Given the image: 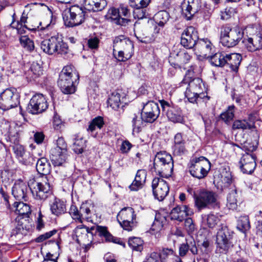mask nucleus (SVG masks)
Returning a JSON list of instances; mask_svg holds the SVG:
<instances>
[{
	"label": "nucleus",
	"instance_id": "nucleus-51",
	"mask_svg": "<svg viewBox=\"0 0 262 262\" xmlns=\"http://www.w3.org/2000/svg\"><path fill=\"white\" fill-rule=\"evenodd\" d=\"M143 122L144 121H142V119L141 120L140 118H139L136 115H134L132 121L133 132L138 133L140 132Z\"/></svg>",
	"mask_w": 262,
	"mask_h": 262
},
{
	"label": "nucleus",
	"instance_id": "nucleus-60",
	"mask_svg": "<svg viewBox=\"0 0 262 262\" xmlns=\"http://www.w3.org/2000/svg\"><path fill=\"white\" fill-rule=\"evenodd\" d=\"M137 178H135V179L133 183L129 185V188L132 191H137L139 189H141L143 186L144 183L142 182V181L137 180Z\"/></svg>",
	"mask_w": 262,
	"mask_h": 262
},
{
	"label": "nucleus",
	"instance_id": "nucleus-6",
	"mask_svg": "<svg viewBox=\"0 0 262 262\" xmlns=\"http://www.w3.org/2000/svg\"><path fill=\"white\" fill-rule=\"evenodd\" d=\"M189 164L190 174L199 179L205 178L210 168V162L203 156L192 159Z\"/></svg>",
	"mask_w": 262,
	"mask_h": 262
},
{
	"label": "nucleus",
	"instance_id": "nucleus-46",
	"mask_svg": "<svg viewBox=\"0 0 262 262\" xmlns=\"http://www.w3.org/2000/svg\"><path fill=\"white\" fill-rule=\"evenodd\" d=\"M169 18V14L166 11L158 12L156 15L155 19L159 26L163 27L167 23Z\"/></svg>",
	"mask_w": 262,
	"mask_h": 262
},
{
	"label": "nucleus",
	"instance_id": "nucleus-45",
	"mask_svg": "<svg viewBox=\"0 0 262 262\" xmlns=\"http://www.w3.org/2000/svg\"><path fill=\"white\" fill-rule=\"evenodd\" d=\"M254 126L252 123H249L246 120H236L234 121L232 125L233 129H250Z\"/></svg>",
	"mask_w": 262,
	"mask_h": 262
},
{
	"label": "nucleus",
	"instance_id": "nucleus-1",
	"mask_svg": "<svg viewBox=\"0 0 262 262\" xmlns=\"http://www.w3.org/2000/svg\"><path fill=\"white\" fill-rule=\"evenodd\" d=\"M79 78V74L74 67L65 66L59 74L58 85L63 93L73 94L75 91V84L78 83Z\"/></svg>",
	"mask_w": 262,
	"mask_h": 262
},
{
	"label": "nucleus",
	"instance_id": "nucleus-54",
	"mask_svg": "<svg viewBox=\"0 0 262 262\" xmlns=\"http://www.w3.org/2000/svg\"><path fill=\"white\" fill-rule=\"evenodd\" d=\"M257 145L258 141L256 139L252 142L247 140L244 143L243 148L246 151L252 152L256 150Z\"/></svg>",
	"mask_w": 262,
	"mask_h": 262
},
{
	"label": "nucleus",
	"instance_id": "nucleus-31",
	"mask_svg": "<svg viewBox=\"0 0 262 262\" xmlns=\"http://www.w3.org/2000/svg\"><path fill=\"white\" fill-rule=\"evenodd\" d=\"M122 93L121 90H117L112 92L109 96L107 104L112 109L117 110L119 108L121 103V97H124Z\"/></svg>",
	"mask_w": 262,
	"mask_h": 262
},
{
	"label": "nucleus",
	"instance_id": "nucleus-57",
	"mask_svg": "<svg viewBox=\"0 0 262 262\" xmlns=\"http://www.w3.org/2000/svg\"><path fill=\"white\" fill-rule=\"evenodd\" d=\"M53 148L58 149L59 151L67 152V144L64 139L62 137L58 138L56 141V146Z\"/></svg>",
	"mask_w": 262,
	"mask_h": 262
},
{
	"label": "nucleus",
	"instance_id": "nucleus-17",
	"mask_svg": "<svg viewBox=\"0 0 262 262\" xmlns=\"http://www.w3.org/2000/svg\"><path fill=\"white\" fill-rule=\"evenodd\" d=\"M239 164L241 169L243 173L247 174L252 173L256 166L254 155L246 152L241 157Z\"/></svg>",
	"mask_w": 262,
	"mask_h": 262
},
{
	"label": "nucleus",
	"instance_id": "nucleus-16",
	"mask_svg": "<svg viewBox=\"0 0 262 262\" xmlns=\"http://www.w3.org/2000/svg\"><path fill=\"white\" fill-rule=\"evenodd\" d=\"M201 8L200 0H184L182 5V13L187 20H190Z\"/></svg>",
	"mask_w": 262,
	"mask_h": 262
},
{
	"label": "nucleus",
	"instance_id": "nucleus-34",
	"mask_svg": "<svg viewBox=\"0 0 262 262\" xmlns=\"http://www.w3.org/2000/svg\"><path fill=\"white\" fill-rule=\"evenodd\" d=\"M36 167L38 172L41 174V176H47L50 171V164L44 157H40L37 160Z\"/></svg>",
	"mask_w": 262,
	"mask_h": 262
},
{
	"label": "nucleus",
	"instance_id": "nucleus-44",
	"mask_svg": "<svg viewBox=\"0 0 262 262\" xmlns=\"http://www.w3.org/2000/svg\"><path fill=\"white\" fill-rule=\"evenodd\" d=\"M128 244L133 250L137 251H141L143 248V241L139 237H133L129 238Z\"/></svg>",
	"mask_w": 262,
	"mask_h": 262
},
{
	"label": "nucleus",
	"instance_id": "nucleus-49",
	"mask_svg": "<svg viewBox=\"0 0 262 262\" xmlns=\"http://www.w3.org/2000/svg\"><path fill=\"white\" fill-rule=\"evenodd\" d=\"M74 233L77 237V242L80 243V238L83 236H86L88 233V229L83 226H79L77 227L74 230Z\"/></svg>",
	"mask_w": 262,
	"mask_h": 262
},
{
	"label": "nucleus",
	"instance_id": "nucleus-12",
	"mask_svg": "<svg viewBox=\"0 0 262 262\" xmlns=\"http://www.w3.org/2000/svg\"><path fill=\"white\" fill-rule=\"evenodd\" d=\"M48 105L45 97L40 94L34 95L31 99L28 106V111L32 114L44 112Z\"/></svg>",
	"mask_w": 262,
	"mask_h": 262
},
{
	"label": "nucleus",
	"instance_id": "nucleus-39",
	"mask_svg": "<svg viewBox=\"0 0 262 262\" xmlns=\"http://www.w3.org/2000/svg\"><path fill=\"white\" fill-rule=\"evenodd\" d=\"M226 54L218 52L211 55L210 58L211 63L216 67H223L226 64Z\"/></svg>",
	"mask_w": 262,
	"mask_h": 262
},
{
	"label": "nucleus",
	"instance_id": "nucleus-7",
	"mask_svg": "<svg viewBox=\"0 0 262 262\" xmlns=\"http://www.w3.org/2000/svg\"><path fill=\"white\" fill-rule=\"evenodd\" d=\"M30 213V208L28 204L17 202V234L27 233L29 229V214Z\"/></svg>",
	"mask_w": 262,
	"mask_h": 262
},
{
	"label": "nucleus",
	"instance_id": "nucleus-47",
	"mask_svg": "<svg viewBox=\"0 0 262 262\" xmlns=\"http://www.w3.org/2000/svg\"><path fill=\"white\" fill-rule=\"evenodd\" d=\"M234 109L235 107L234 105H230L228 107V110L226 112L221 115V119L224 120L226 123H228L233 119Z\"/></svg>",
	"mask_w": 262,
	"mask_h": 262
},
{
	"label": "nucleus",
	"instance_id": "nucleus-27",
	"mask_svg": "<svg viewBox=\"0 0 262 262\" xmlns=\"http://www.w3.org/2000/svg\"><path fill=\"white\" fill-rule=\"evenodd\" d=\"M85 8L94 12L102 10L107 5L105 0H84Z\"/></svg>",
	"mask_w": 262,
	"mask_h": 262
},
{
	"label": "nucleus",
	"instance_id": "nucleus-53",
	"mask_svg": "<svg viewBox=\"0 0 262 262\" xmlns=\"http://www.w3.org/2000/svg\"><path fill=\"white\" fill-rule=\"evenodd\" d=\"M96 231L100 236H104L106 240L108 241H111L113 238L112 235L108 232L105 227L97 226L96 227Z\"/></svg>",
	"mask_w": 262,
	"mask_h": 262
},
{
	"label": "nucleus",
	"instance_id": "nucleus-35",
	"mask_svg": "<svg viewBox=\"0 0 262 262\" xmlns=\"http://www.w3.org/2000/svg\"><path fill=\"white\" fill-rule=\"evenodd\" d=\"M43 73L41 65L38 62H33L31 64L29 70L28 71L27 78L35 79L40 76Z\"/></svg>",
	"mask_w": 262,
	"mask_h": 262
},
{
	"label": "nucleus",
	"instance_id": "nucleus-21",
	"mask_svg": "<svg viewBox=\"0 0 262 262\" xmlns=\"http://www.w3.org/2000/svg\"><path fill=\"white\" fill-rule=\"evenodd\" d=\"M14 91L10 89L4 90L0 95V108L3 111L8 110L15 107L13 99Z\"/></svg>",
	"mask_w": 262,
	"mask_h": 262
},
{
	"label": "nucleus",
	"instance_id": "nucleus-64",
	"mask_svg": "<svg viewBox=\"0 0 262 262\" xmlns=\"http://www.w3.org/2000/svg\"><path fill=\"white\" fill-rule=\"evenodd\" d=\"M59 256V254L55 255L49 252L45 256L43 262H57V260Z\"/></svg>",
	"mask_w": 262,
	"mask_h": 262
},
{
	"label": "nucleus",
	"instance_id": "nucleus-33",
	"mask_svg": "<svg viewBox=\"0 0 262 262\" xmlns=\"http://www.w3.org/2000/svg\"><path fill=\"white\" fill-rule=\"evenodd\" d=\"M93 208L92 205L90 203H82L79 208L80 217L79 223H82L84 220L88 222L92 221V215L91 208Z\"/></svg>",
	"mask_w": 262,
	"mask_h": 262
},
{
	"label": "nucleus",
	"instance_id": "nucleus-41",
	"mask_svg": "<svg viewBox=\"0 0 262 262\" xmlns=\"http://www.w3.org/2000/svg\"><path fill=\"white\" fill-rule=\"evenodd\" d=\"M237 228L243 233H245L250 228L249 217L247 215L241 216L237 221Z\"/></svg>",
	"mask_w": 262,
	"mask_h": 262
},
{
	"label": "nucleus",
	"instance_id": "nucleus-52",
	"mask_svg": "<svg viewBox=\"0 0 262 262\" xmlns=\"http://www.w3.org/2000/svg\"><path fill=\"white\" fill-rule=\"evenodd\" d=\"M150 0H129L131 7L135 8H146L149 4Z\"/></svg>",
	"mask_w": 262,
	"mask_h": 262
},
{
	"label": "nucleus",
	"instance_id": "nucleus-2",
	"mask_svg": "<svg viewBox=\"0 0 262 262\" xmlns=\"http://www.w3.org/2000/svg\"><path fill=\"white\" fill-rule=\"evenodd\" d=\"M28 187L37 200H45L51 194V186L47 176H40L29 180Z\"/></svg>",
	"mask_w": 262,
	"mask_h": 262
},
{
	"label": "nucleus",
	"instance_id": "nucleus-36",
	"mask_svg": "<svg viewBox=\"0 0 262 262\" xmlns=\"http://www.w3.org/2000/svg\"><path fill=\"white\" fill-rule=\"evenodd\" d=\"M166 115L168 119L174 123H183L184 121L181 110L174 107L168 110Z\"/></svg>",
	"mask_w": 262,
	"mask_h": 262
},
{
	"label": "nucleus",
	"instance_id": "nucleus-61",
	"mask_svg": "<svg viewBox=\"0 0 262 262\" xmlns=\"http://www.w3.org/2000/svg\"><path fill=\"white\" fill-rule=\"evenodd\" d=\"M56 233V230H53L52 231H50L49 232H46L45 234H41L39 235L38 237L36 238L35 241L37 243H40L45 240L49 238L52 236H53L54 234Z\"/></svg>",
	"mask_w": 262,
	"mask_h": 262
},
{
	"label": "nucleus",
	"instance_id": "nucleus-10",
	"mask_svg": "<svg viewBox=\"0 0 262 262\" xmlns=\"http://www.w3.org/2000/svg\"><path fill=\"white\" fill-rule=\"evenodd\" d=\"M194 200L195 206L200 211L215 203L217 195L212 191L203 189L198 191L197 194H194Z\"/></svg>",
	"mask_w": 262,
	"mask_h": 262
},
{
	"label": "nucleus",
	"instance_id": "nucleus-38",
	"mask_svg": "<svg viewBox=\"0 0 262 262\" xmlns=\"http://www.w3.org/2000/svg\"><path fill=\"white\" fill-rule=\"evenodd\" d=\"M55 49L57 54L64 55L69 52V47L68 44L64 42L61 37V35H56Z\"/></svg>",
	"mask_w": 262,
	"mask_h": 262
},
{
	"label": "nucleus",
	"instance_id": "nucleus-56",
	"mask_svg": "<svg viewBox=\"0 0 262 262\" xmlns=\"http://www.w3.org/2000/svg\"><path fill=\"white\" fill-rule=\"evenodd\" d=\"M201 94L196 93L194 91L190 90V89L187 88L185 92V96L188 100L191 103L196 102V99Z\"/></svg>",
	"mask_w": 262,
	"mask_h": 262
},
{
	"label": "nucleus",
	"instance_id": "nucleus-22",
	"mask_svg": "<svg viewBox=\"0 0 262 262\" xmlns=\"http://www.w3.org/2000/svg\"><path fill=\"white\" fill-rule=\"evenodd\" d=\"M193 213V211L186 205L178 206L173 208L170 213L171 219L181 222L188 215Z\"/></svg>",
	"mask_w": 262,
	"mask_h": 262
},
{
	"label": "nucleus",
	"instance_id": "nucleus-48",
	"mask_svg": "<svg viewBox=\"0 0 262 262\" xmlns=\"http://www.w3.org/2000/svg\"><path fill=\"white\" fill-rule=\"evenodd\" d=\"M190 58V55L183 50L177 53L176 60L180 65H182L187 63Z\"/></svg>",
	"mask_w": 262,
	"mask_h": 262
},
{
	"label": "nucleus",
	"instance_id": "nucleus-3",
	"mask_svg": "<svg viewBox=\"0 0 262 262\" xmlns=\"http://www.w3.org/2000/svg\"><path fill=\"white\" fill-rule=\"evenodd\" d=\"M154 167L160 177L168 178L171 176L173 168L171 156L166 152L157 153L154 159Z\"/></svg>",
	"mask_w": 262,
	"mask_h": 262
},
{
	"label": "nucleus",
	"instance_id": "nucleus-20",
	"mask_svg": "<svg viewBox=\"0 0 262 262\" xmlns=\"http://www.w3.org/2000/svg\"><path fill=\"white\" fill-rule=\"evenodd\" d=\"M194 48L199 56L206 58L210 56L213 48L211 42L207 38L198 39Z\"/></svg>",
	"mask_w": 262,
	"mask_h": 262
},
{
	"label": "nucleus",
	"instance_id": "nucleus-30",
	"mask_svg": "<svg viewBox=\"0 0 262 262\" xmlns=\"http://www.w3.org/2000/svg\"><path fill=\"white\" fill-rule=\"evenodd\" d=\"M242 56L238 53L226 54V64H227L233 71H237L242 61Z\"/></svg>",
	"mask_w": 262,
	"mask_h": 262
},
{
	"label": "nucleus",
	"instance_id": "nucleus-18",
	"mask_svg": "<svg viewBox=\"0 0 262 262\" xmlns=\"http://www.w3.org/2000/svg\"><path fill=\"white\" fill-rule=\"evenodd\" d=\"M19 174L22 175V177L17 178V185H18V188H17V198L25 199L27 196V193L28 190V182L29 181L28 180V178L29 175V171L28 170L23 171L21 170V167H19Z\"/></svg>",
	"mask_w": 262,
	"mask_h": 262
},
{
	"label": "nucleus",
	"instance_id": "nucleus-63",
	"mask_svg": "<svg viewBox=\"0 0 262 262\" xmlns=\"http://www.w3.org/2000/svg\"><path fill=\"white\" fill-rule=\"evenodd\" d=\"M144 8H135L134 11V15L135 18L139 19H142L146 17V12Z\"/></svg>",
	"mask_w": 262,
	"mask_h": 262
},
{
	"label": "nucleus",
	"instance_id": "nucleus-59",
	"mask_svg": "<svg viewBox=\"0 0 262 262\" xmlns=\"http://www.w3.org/2000/svg\"><path fill=\"white\" fill-rule=\"evenodd\" d=\"M137 178H135V179L133 183L129 185V188L132 191H137L139 189H141L143 186L144 183L142 182V181L137 180Z\"/></svg>",
	"mask_w": 262,
	"mask_h": 262
},
{
	"label": "nucleus",
	"instance_id": "nucleus-55",
	"mask_svg": "<svg viewBox=\"0 0 262 262\" xmlns=\"http://www.w3.org/2000/svg\"><path fill=\"white\" fill-rule=\"evenodd\" d=\"M48 20H45L41 21L39 24L41 26L40 29H49L55 24V20L53 19L52 15L48 16Z\"/></svg>",
	"mask_w": 262,
	"mask_h": 262
},
{
	"label": "nucleus",
	"instance_id": "nucleus-11",
	"mask_svg": "<svg viewBox=\"0 0 262 262\" xmlns=\"http://www.w3.org/2000/svg\"><path fill=\"white\" fill-rule=\"evenodd\" d=\"M158 104L152 101H148L144 105L141 114V119L146 123H153L160 115Z\"/></svg>",
	"mask_w": 262,
	"mask_h": 262
},
{
	"label": "nucleus",
	"instance_id": "nucleus-32",
	"mask_svg": "<svg viewBox=\"0 0 262 262\" xmlns=\"http://www.w3.org/2000/svg\"><path fill=\"white\" fill-rule=\"evenodd\" d=\"M238 195L236 188L234 186H232L227 196V207L231 210H235L237 207Z\"/></svg>",
	"mask_w": 262,
	"mask_h": 262
},
{
	"label": "nucleus",
	"instance_id": "nucleus-15",
	"mask_svg": "<svg viewBox=\"0 0 262 262\" xmlns=\"http://www.w3.org/2000/svg\"><path fill=\"white\" fill-rule=\"evenodd\" d=\"M198 39L197 31L193 27L190 26L182 33L181 44L186 48L192 49L194 47Z\"/></svg>",
	"mask_w": 262,
	"mask_h": 262
},
{
	"label": "nucleus",
	"instance_id": "nucleus-40",
	"mask_svg": "<svg viewBox=\"0 0 262 262\" xmlns=\"http://www.w3.org/2000/svg\"><path fill=\"white\" fill-rule=\"evenodd\" d=\"M104 124L103 118L98 116L94 118L89 124L87 131L92 134L97 129H100Z\"/></svg>",
	"mask_w": 262,
	"mask_h": 262
},
{
	"label": "nucleus",
	"instance_id": "nucleus-50",
	"mask_svg": "<svg viewBox=\"0 0 262 262\" xmlns=\"http://www.w3.org/2000/svg\"><path fill=\"white\" fill-rule=\"evenodd\" d=\"M85 141L82 138H76L74 142V150L77 154H81L83 151L85 146Z\"/></svg>",
	"mask_w": 262,
	"mask_h": 262
},
{
	"label": "nucleus",
	"instance_id": "nucleus-26",
	"mask_svg": "<svg viewBox=\"0 0 262 262\" xmlns=\"http://www.w3.org/2000/svg\"><path fill=\"white\" fill-rule=\"evenodd\" d=\"M185 140L181 133H177L174 137L173 153L176 155L180 156L186 152Z\"/></svg>",
	"mask_w": 262,
	"mask_h": 262
},
{
	"label": "nucleus",
	"instance_id": "nucleus-58",
	"mask_svg": "<svg viewBox=\"0 0 262 262\" xmlns=\"http://www.w3.org/2000/svg\"><path fill=\"white\" fill-rule=\"evenodd\" d=\"M185 227L189 233H192L195 230V225L191 218L188 217L185 220Z\"/></svg>",
	"mask_w": 262,
	"mask_h": 262
},
{
	"label": "nucleus",
	"instance_id": "nucleus-14",
	"mask_svg": "<svg viewBox=\"0 0 262 262\" xmlns=\"http://www.w3.org/2000/svg\"><path fill=\"white\" fill-rule=\"evenodd\" d=\"M151 186L155 199L160 201L163 200L169 192V186L162 179L154 178L152 181Z\"/></svg>",
	"mask_w": 262,
	"mask_h": 262
},
{
	"label": "nucleus",
	"instance_id": "nucleus-19",
	"mask_svg": "<svg viewBox=\"0 0 262 262\" xmlns=\"http://www.w3.org/2000/svg\"><path fill=\"white\" fill-rule=\"evenodd\" d=\"M243 43L245 48L250 52L259 50L262 48V36L260 34H253L245 37Z\"/></svg>",
	"mask_w": 262,
	"mask_h": 262
},
{
	"label": "nucleus",
	"instance_id": "nucleus-13",
	"mask_svg": "<svg viewBox=\"0 0 262 262\" xmlns=\"http://www.w3.org/2000/svg\"><path fill=\"white\" fill-rule=\"evenodd\" d=\"M119 49L125 53L126 58H130L133 54V43L130 40L124 36L116 37L114 40V54H115L116 50Z\"/></svg>",
	"mask_w": 262,
	"mask_h": 262
},
{
	"label": "nucleus",
	"instance_id": "nucleus-28",
	"mask_svg": "<svg viewBox=\"0 0 262 262\" xmlns=\"http://www.w3.org/2000/svg\"><path fill=\"white\" fill-rule=\"evenodd\" d=\"M50 206L52 214L56 216L64 213L67 210L65 202L59 199L55 198Z\"/></svg>",
	"mask_w": 262,
	"mask_h": 262
},
{
	"label": "nucleus",
	"instance_id": "nucleus-5",
	"mask_svg": "<svg viewBox=\"0 0 262 262\" xmlns=\"http://www.w3.org/2000/svg\"><path fill=\"white\" fill-rule=\"evenodd\" d=\"M85 12L82 7L72 6L64 11L62 17L64 25L69 27H73L81 24L85 19Z\"/></svg>",
	"mask_w": 262,
	"mask_h": 262
},
{
	"label": "nucleus",
	"instance_id": "nucleus-24",
	"mask_svg": "<svg viewBox=\"0 0 262 262\" xmlns=\"http://www.w3.org/2000/svg\"><path fill=\"white\" fill-rule=\"evenodd\" d=\"M17 160L22 166H25V170H28V167L32 163L33 158L23 146L17 145Z\"/></svg>",
	"mask_w": 262,
	"mask_h": 262
},
{
	"label": "nucleus",
	"instance_id": "nucleus-29",
	"mask_svg": "<svg viewBox=\"0 0 262 262\" xmlns=\"http://www.w3.org/2000/svg\"><path fill=\"white\" fill-rule=\"evenodd\" d=\"M56 35L51 37L48 39L43 40L40 44V48L42 51L49 55L56 53L55 48Z\"/></svg>",
	"mask_w": 262,
	"mask_h": 262
},
{
	"label": "nucleus",
	"instance_id": "nucleus-37",
	"mask_svg": "<svg viewBox=\"0 0 262 262\" xmlns=\"http://www.w3.org/2000/svg\"><path fill=\"white\" fill-rule=\"evenodd\" d=\"M202 219L203 224L212 229L220 222V216L213 213L205 215L202 217Z\"/></svg>",
	"mask_w": 262,
	"mask_h": 262
},
{
	"label": "nucleus",
	"instance_id": "nucleus-4",
	"mask_svg": "<svg viewBox=\"0 0 262 262\" xmlns=\"http://www.w3.org/2000/svg\"><path fill=\"white\" fill-rule=\"evenodd\" d=\"M244 31L239 28H230L228 25L222 26L220 30V42L225 47H234L243 38Z\"/></svg>",
	"mask_w": 262,
	"mask_h": 262
},
{
	"label": "nucleus",
	"instance_id": "nucleus-25",
	"mask_svg": "<svg viewBox=\"0 0 262 262\" xmlns=\"http://www.w3.org/2000/svg\"><path fill=\"white\" fill-rule=\"evenodd\" d=\"M67 152L59 151L58 149L52 148L50 151V159L55 166H62L67 159Z\"/></svg>",
	"mask_w": 262,
	"mask_h": 262
},
{
	"label": "nucleus",
	"instance_id": "nucleus-43",
	"mask_svg": "<svg viewBox=\"0 0 262 262\" xmlns=\"http://www.w3.org/2000/svg\"><path fill=\"white\" fill-rule=\"evenodd\" d=\"M203 86L204 84L203 83L202 80L201 78H196L190 81L188 88L190 89V90L196 93L202 94Z\"/></svg>",
	"mask_w": 262,
	"mask_h": 262
},
{
	"label": "nucleus",
	"instance_id": "nucleus-8",
	"mask_svg": "<svg viewBox=\"0 0 262 262\" xmlns=\"http://www.w3.org/2000/svg\"><path fill=\"white\" fill-rule=\"evenodd\" d=\"M232 233L226 225L221 224L216 236V244L220 252H226L232 247Z\"/></svg>",
	"mask_w": 262,
	"mask_h": 262
},
{
	"label": "nucleus",
	"instance_id": "nucleus-42",
	"mask_svg": "<svg viewBox=\"0 0 262 262\" xmlns=\"http://www.w3.org/2000/svg\"><path fill=\"white\" fill-rule=\"evenodd\" d=\"M20 45L26 51L32 52L34 49V44L28 36H21L19 38Z\"/></svg>",
	"mask_w": 262,
	"mask_h": 262
},
{
	"label": "nucleus",
	"instance_id": "nucleus-9",
	"mask_svg": "<svg viewBox=\"0 0 262 262\" xmlns=\"http://www.w3.org/2000/svg\"><path fill=\"white\" fill-rule=\"evenodd\" d=\"M117 220L123 229L132 231L137 226L136 215L132 207L121 209L117 215Z\"/></svg>",
	"mask_w": 262,
	"mask_h": 262
},
{
	"label": "nucleus",
	"instance_id": "nucleus-23",
	"mask_svg": "<svg viewBox=\"0 0 262 262\" xmlns=\"http://www.w3.org/2000/svg\"><path fill=\"white\" fill-rule=\"evenodd\" d=\"M167 224V219L165 215L161 213H156L155 220L150 229L151 234H155L160 233Z\"/></svg>",
	"mask_w": 262,
	"mask_h": 262
},
{
	"label": "nucleus",
	"instance_id": "nucleus-62",
	"mask_svg": "<svg viewBox=\"0 0 262 262\" xmlns=\"http://www.w3.org/2000/svg\"><path fill=\"white\" fill-rule=\"evenodd\" d=\"M79 209L78 210V208L76 207V206L74 205H72L71 206L69 213L72 218L77 221L79 222V219H80V214H79Z\"/></svg>",
	"mask_w": 262,
	"mask_h": 262
}]
</instances>
